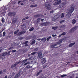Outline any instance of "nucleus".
I'll return each instance as SVG.
<instances>
[{
    "instance_id": "43",
    "label": "nucleus",
    "mask_w": 78,
    "mask_h": 78,
    "mask_svg": "<svg viewBox=\"0 0 78 78\" xmlns=\"http://www.w3.org/2000/svg\"><path fill=\"white\" fill-rule=\"evenodd\" d=\"M60 28H64L65 27V26L64 25H62L60 27Z\"/></svg>"
},
{
    "instance_id": "62",
    "label": "nucleus",
    "mask_w": 78,
    "mask_h": 78,
    "mask_svg": "<svg viewBox=\"0 0 78 78\" xmlns=\"http://www.w3.org/2000/svg\"><path fill=\"white\" fill-rule=\"evenodd\" d=\"M62 23L64 22H65V20H62Z\"/></svg>"
},
{
    "instance_id": "39",
    "label": "nucleus",
    "mask_w": 78,
    "mask_h": 78,
    "mask_svg": "<svg viewBox=\"0 0 78 78\" xmlns=\"http://www.w3.org/2000/svg\"><path fill=\"white\" fill-rule=\"evenodd\" d=\"M51 47L52 48H54L55 47V45H54V44H52L51 45Z\"/></svg>"
},
{
    "instance_id": "47",
    "label": "nucleus",
    "mask_w": 78,
    "mask_h": 78,
    "mask_svg": "<svg viewBox=\"0 0 78 78\" xmlns=\"http://www.w3.org/2000/svg\"><path fill=\"white\" fill-rule=\"evenodd\" d=\"M30 64V63L29 62H27L24 64V65L26 66V65H27V64Z\"/></svg>"
},
{
    "instance_id": "2",
    "label": "nucleus",
    "mask_w": 78,
    "mask_h": 78,
    "mask_svg": "<svg viewBox=\"0 0 78 78\" xmlns=\"http://www.w3.org/2000/svg\"><path fill=\"white\" fill-rule=\"evenodd\" d=\"M74 8H75V5L73 4H71L70 5V9H69V12L70 13H72L73 11H74Z\"/></svg>"
},
{
    "instance_id": "22",
    "label": "nucleus",
    "mask_w": 78,
    "mask_h": 78,
    "mask_svg": "<svg viewBox=\"0 0 78 78\" xmlns=\"http://www.w3.org/2000/svg\"><path fill=\"white\" fill-rule=\"evenodd\" d=\"M41 41H44V42H45L46 41V38L45 37H44L41 39Z\"/></svg>"
},
{
    "instance_id": "45",
    "label": "nucleus",
    "mask_w": 78,
    "mask_h": 78,
    "mask_svg": "<svg viewBox=\"0 0 78 78\" xmlns=\"http://www.w3.org/2000/svg\"><path fill=\"white\" fill-rule=\"evenodd\" d=\"M5 34H6V33L5 32H3V36H5Z\"/></svg>"
},
{
    "instance_id": "25",
    "label": "nucleus",
    "mask_w": 78,
    "mask_h": 78,
    "mask_svg": "<svg viewBox=\"0 0 78 78\" xmlns=\"http://www.w3.org/2000/svg\"><path fill=\"white\" fill-rule=\"evenodd\" d=\"M1 20L2 21V23H4V22H5V20H4V18L3 17L2 18Z\"/></svg>"
},
{
    "instance_id": "34",
    "label": "nucleus",
    "mask_w": 78,
    "mask_h": 78,
    "mask_svg": "<svg viewBox=\"0 0 78 78\" xmlns=\"http://www.w3.org/2000/svg\"><path fill=\"white\" fill-rule=\"evenodd\" d=\"M28 61L27 59H25L23 61V62H24V63H25V62H26V61Z\"/></svg>"
},
{
    "instance_id": "57",
    "label": "nucleus",
    "mask_w": 78,
    "mask_h": 78,
    "mask_svg": "<svg viewBox=\"0 0 78 78\" xmlns=\"http://www.w3.org/2000/svg\"><path fill=\"white\" fill-rule=\"evenodd\" d=\"M28 18H29V17H28V16H27L25 17V18L26 19H28Z\"/></svg>"
},
{
    "instance_id": "55",
    "label": "nucleus",
    "mask_w": 78,
    "mask_h": 78,
    "mask_svg": "<svg viewBox=\"0 0 78 78\" xmlns=\"http://www.w3.org/2000/svg\"><path fill=\"white\" fill-rule=\"evenodd\" d=\"M20 2H21V1H19L18 2V4L19 5V4H20Z\"/></svg>"
},
{
    "instance_id": "59",
    "label": "nucleus",
    "mask_w": 78,
    "mask_h": 78,
    "mask_svg": "<svg viewBox=\"0 0 78 78\" xmlns=\"http://www.w3.org/2000/svg\"><path fill=\"white\" fill-rule=\"evenodd\" d=\"M16 32H17V33H18V32H19V29H18L17 30H16Z\"/></svg>"
},
{
    "instance_id": "53",
    "label": "nucleus",
    "mask_w": 78,
    "mask_h": 78,
    "mask_svg": "<svg viewBox=\"0 0 78 78\" xmlns=\"http://www.w3.org/2000/svg\"><path fill=\"white\" fill-rule=\"evenodd\" d=\"M35 51H37L38 50V49L37 48H36L35 49Z\"/></svg>"
},
{
    "instance_id": "35",
    "label": "nucleus",
    "mask_w": 78,
    "mask_h": 78,
    "mask_svg": "<svg viewBox=\"0 0 78 78\" xmlns=\"http://www.w3.org/2000/svg\"><path fill=\"white\" fill-rule=\"evenodd\" d=\"M43 24L45 26H47L48 23H43Z\"/></svg>"
},
{
    "instance_id": "23",
    "label": "nucleus",
    "mask_w": 78,
    "mask_h": 78,
    "mask_svg": "<svg viewBox=\"0 0 78 78\" xmlns=\"http://www.w3.org/2000/svg\"><path fill=\"white\" fill-rule=\"evenodd\" d=\"M33 30H34V28L33 27H32L29 29V31H33Z\"/></svg>"
},
{
    "instance_id": "64",
    "label": "nucleus",
    "mask_w": 78,
    "mask_h": 78,
    "mask_svg": "<svg viewBox=\"0 0 78 78\" xmlns=\"http://www.w3.org/2000/svg\"><path fill=\"white\" fill-rule=\"evenodd\" d=\"M7 76H6L5 77H4L3 78H7Z\"/></svg>"
},
{
    "instance_id": "11",
    "label": "nucleus",
    "mask_w": 78,
    "mask_h": 78,
    "mask_svg": "<svg viewBox=\"0 0 78 78\" xmlns=\"http://www.w3.org/2000/svg\"><path fill=\"white\" fill-rule=\"evenodd\" d=\"M26 33V31L25 30H22L20 32L18 33L17 35H21V34H24V33Z\"/></svg>"
},
{
    "instance_id": "18",
    "label": "nucleus",
    "mask_w": 78,
    "mask_h": 78,
    "mask_svg": "<svg viewBox=\"0 0 78 78\" xmlns=\"http://www.w3.org/2000/svg\"><path fill=\"white\" fill-rule=\"evenodd\" d=\"M37 7V5L35 4L34 5H31L30 6V8H34V7Z\"/></svg>"
},
{
    "instance_id": "13",
    "label": "nucleus",
    "mask_w": 78,
    "mask_h": 78,
    "mask_svg": "<svg viewBox=\"0 0 78 78\" xmlns=\"http://www.w3.org/2000/svg\"><path fill=\"white\" fill-rule=\"evenodd\" d=\"M42 60V61L41 62L42 64H44L47 61V60H46V58H43Z\"/></svg>"
},
{
    "instance_id": "20",
    "label": "nucleus",
    "mask_w": 78,
    "mask_h": 78,
    "mask_svg": "<svg viewBox=\"0 0 78 78\" xmlns=\"http://www.w3.org/2000/svg\"><path fill=\"white\" fill-rule=\"evenodd\" d=\"M56 2L57 3V5H59L60 4H61V1L59 0Z\"/></svg>"
},
{
    "instance_id": "16",
    "label": "nucleus",
    "mask_w": 78,
    "mask_h": 78,
    "mask_svg": "<svg viewBox=\"0 0 78 78\" xmlns=\"http://www.w3.org/2000/svg\"><path fill=\"white\" fill-rule=\"evenodd\" d=\"M75 42L70 43L69 45V47H72L73 45H75Z\"/></svg>"
},
{
    "instance_id": "40",
    "label": "nucleus",
    "mask_w": 78,
    "mask_h": 78,
    "mask_svg": "<svg viewBox=\"0 0 78 78\" xmlns=\"http://www.w3.org/2000/svg\"><path fill=\"white\" fill-rule=\"evenodd\" d=\"M39 74H40V73L39 72L37 73L36 74V76H37L38 75H39Z\"/></svg>"
},
{
    "instance_id": "9",
    "label": "nucleus",
    "mask_w": 78,
    "mask_h": 78,
    "mask_svg": "<svg viewBox=\"0 0 78 78\" xmlns=\"http://www.w3.org/2000/svg\"><path fill=\"white\" fill-rule=\"evenodd\" d=\"M22 70H20L19 71V73L16 76V77H19L21 76V74H22Z\"/></svg>"
},
{
    "instance_id": "28",
    "label": "nucleus",
    "mask_w": 78,
    "mask_h": 78,
    "mask_svg": "<svg viewBox=\"0 0 78 78\" xmlns=\"http://www.w3.org/2000/svg\"><path fill=\"white\" fill-rule=\"evenodd\" d=\"M2 11H3V12H2L1 13V14H4V13H5V10L4 9H2Z\"/></svg>"
},
{
    "instance_id": "29",
    "label": "nucleus",
    "mask_w": 78,
    "mask_h": 78,
    "mask_svg": "<svg viewBox=\"0 0 78 78\" xmlns=\"http://www.w3.org/2000/svg\"><path fill=\"white\" fill-rule=\"evenodd\" d=\"M61 40H62V42H65L66 41V39L65 38H62L61 39Z\"/></svg>"
},
{
    "instance_id": "6",
    "label": "nucleus",
    "mask_w": 78,
    "mask_h": 78,
    "mask_svg": "<svg viewBox=\"0 0 78 78\" xmlns=\"http://www.w3.org/2000/svg\"><path fill=\"white\" fill-rule=\"evenodd\" d=\"M77 28V27H76V26H75V27H73L69 31V33H73V32H74V31L76 30Z\"/></svg>"
},
{
    "instance_id": "27",
    "label": "nucleus",
    "mask_w": 78,
    "mask_h": 78,
    "mask_svg": "<svg viewBox=\"0 0 78 78\" xmlns=\"http://www.w3.org/2000/svg\"><path fill=\"white\" fill-rule=\"evenodd\" d=\"M34 57H31L29 58V60H33V59H34Z\"/></svg>"
},
{
    "instance_id": "51",
    "label": "nucleus",
    "mask_w": 78,
    "mask_h": 78,
    "mask_svg": "<svg viewBox=\"0 0 78 78\" xmlns=\"http://www.w3.org/2000/svg\"><path fill=\"white\" fill-rule=\"evenodd\" d=\"M11 52V51H9L8 53H7V54H9V53H10V52Z\"/></svg>"
},
{
    "instance_id": "33",
    "label": "nucleus",
    "mask_w": 78,
    "mask_h": 78,
    "mask_svg": "<svg viewBox=\"0 0 78 78\" xmlns=\"http://www.w3.org/2000/svg\"><path fill=\"white\" fill-rule=\"evenodd\" d=\"M57 5L58 4H57V2H55L53 4V5H54V6H56V5Z\"/></svg>"
},
{
    "instance_id": "12",
    "label": "nucleus",
    "mask_w": 78,
    "mask_h": 78,
    "mask_svg": "<svg viewBox=\"0 0 78 78\" xmlns=\"http://www.w3.org/2000/svg\"><path fill=\"white\" fill-rule=\"evenodd\" d=\"M58 19L57 16H54L52 18V21H55L56 20H57Z\"/></svg>"
},
{
    "instance_id": "7",
    "label": "nucleus",
    "mask_w": 78,
    "mask_h": 78,
    "mask_svg": "<svg viewBox=\"0 0 78 78\" xmlns=\"http://www.w3.org/2000/svg\"><path fill=\"white\" fill-rule=\"evenodd\" d=\"M17 20V18H13L12 22V23L14 24L16 22Z\"/></svg>"
},
{
    "instance_id": "52",
    "label": "nucleus",
    "mask_w": 78,
    "mask_h": 78,
    "mask_svg": "<svg viewBox=\"0 0 78 78\" xmlns=\"http://www.w3.org/2000/svg\"><path fill=\"white\" fill-rule=\"evenodd\" d=\"M42 72V70H40V71H39V72H38L40 73H41V72Z\"/></svg>"
},
{
    "instance_id": "46",
    "label": "nucleus",
    "mask_w": 78,
    "mask_h": 78,
    "mask_svg": "<svg viewBox=\"0 0 78 78\" xmlns=\"http://www.w3.org/2000/svg\"><path fill=\"white\" fill-rule=\"evenodd\" d=\"M56 34H55V35H54V34H52V37H55L56 36Z\"/></svg>"
},
{
    "instance_id": "42",
    "label": "nucleus",
    "mask_w": 78,
    "mask_h": 78,
    "mask_svg": "<svg viewBox=\"0 0 78 78\" xmlns=\"http://www.w3.org/2000/svg\"><path fill=\"white\" fill-rule=\"evenodd\" d=\"M3 50V48L2 47H1L0 48V53L2 51V50Z\"/></svg>"
},
{
    "instance_id": "26",
    "label": "nucleus",
    "mask_w": 78,
    "mask_h": 78,
    "mask_svg": "<svg viewBox=\"0 0 78 78\" xmlns=\"http://www.w3.org/2000/svg\"><path fill=\"white\" fill-rule=\"evenodd\" d=\"M35 43H36V41L34 40L31 43V45H33L34 44H35Z\"/></svg>"
},
{
    "instance_id": "4",
    "label": "nucleus",
    "mask_w": 78,
    "mask_h": 78,
    "mask_svg": "<svg viewBox=\"0 0 78 78\" xmlns=\"http://www.w3.org/2000/svg\"><path fill=\"white\" fill-rule=\"evenodd\" d=\"M16 15V13L15 12H9L8 14V16L9 17H13Z\"/></svg>"
},
{
    "instance_id": "44",
    "label": "nucleus",
    "mask_w": 78,
    "mask_h": 78,
    "mask_svg": "<svg viewBox=\"0 0 78 78\" xmlns=\"http://www.w3.org/2000/svg\"><path fill=\"white\" fill-rule=\"evenodd\" d=\"M13 47H10L9 48V50H11V49H13Z\"/></svg>"
},
{
    "instance_id": "54",
    "label": "nucleus",
    "mask_w": 78,
    "mask_h": 78,
    "mask_svg": "<svg viewBox=\"0 0 78 78\" xmlns=\"http://www.w3.org/2000/svg\"><path fill=\"white\" fill-rule=\"evenodd\" d=\"M53 12H54V11H53V10H52L50 12V13H53Z\"/></svg>"
},
{
    "instance_id": "38",
    "label": "nucleus",
    "mask_w": 78,
    "mask_h": 78,
    "mask_svg": "<svg viewBox=\"0 0 78 78\" xmlns=\"http://www.w3.org/2000/svg\"><path fill=\"white\" fill-rule=\"evenodd\" d=\"M12 53H14L15 52H16V50H12Z\"/></svg>"
},
{
    "instance_id": "50",
    "label": "nucleus",
    "mask_w": 78,
    "mask_h": 78,
    "mask_svg": "<svg viewBox=\"0 0 78 78\" xmlns=\"http://www.w3.org/2000/svg\"><path fill=\"white\" fill-rule=\"evenodd\" d=\"M29 45L28 44H26V45H25V47H28V46H29Z\"/></svg>"
},
{
    "instance_id": "61",
    "label": "nucleus",
    "mask_w": 78,
    "mask_h": 78,
    "mask_svg": "<svg viewBox=\"0 0 78 78\" xmlns=\"http://www.w3.org/2000/svg\"><path fill=\"white\" fill-rule=\"evenodd\" d=\"M44 19H42L41 20V21H42V22H43V21H44Z\"/></svg>"
},
{
    "instance_id": "31",
    "label": "nucleus",
    "mask_w": 78,
    "mask_h": 78,
    "mask_svg": "<svg viewBox=\"0 0 78 78\" xmlns=\"http://www.w3.org/2000/svg\"><path fill=\"white\" fill-rule=\"evenodd\" d=\"M37 53V52H32L31 53V55H36V53Z\"/></svg>"
},
{
    "instance_id": "8",
    "label": "nucleus",
    "mask_w": 78,
    "mask_h": 78,
    "mask_svg": "<svg viewBox=\"0 0 78 78\" xmlns=\"http://www.w3.org/2000/svg\"><path fill=\"white\" fill-rule=\"evenodd\" d=\"M21 28L22 30H25V28H26V24L24 23L23 24H22L21 26Z\"/></svg>"
},
{
    "instance_id": "3",
    "label": "nucleus",
    "mask_w": 78,
    "mask_h": 78,
    "mask_svg": "<svg viewBox=\"0 0 78 78\" xmlns=\"http://www.w3.org/2000/svg\"><path fill=\"white\" fill-rule=\"evenodd\" d=\"M7 55V52H5L1 54L0 58L1 59H4L5 58V56Z\"/></svg>"
},
{
    "instance_id": "58",
    "label": "nucleus",
    "mask_w": 78,
    "mask_h": 78,
    "mask_svg": "<svg viewBox=\"0 0 78 78\" xmlns=\"http://www.w3.org/2000/svg\"><path fill=\"white\" fill-rule=\"evenodd\" d=\"M2 34H0V37H2Z\"/></svg>"
},
{
    "instance_id": "48",
    "label": "nucleus",
    "mask_w": 78,
    "mask_h": 78,
    "mask_svg": "<svg viewBox=\"0 0 78 78\" xmlns=\"http://www.w3.org/2000/svg\"><path fill=\"white\" fill-rule=\"evenodd\" d=\"M14 75H15V73H13L12 74V76H13Z\"/></svg>"
},
{
    "instance_id": "15",
    "label": "nucleus",
    "mask_w": 78,
    "mask_h": 78,
    "mask_svg": "<svg viewBox=\"0 0 78 78\" xmlns=\"http://www.w3.org/2000/svg\"><path fill=\"white\" fill-rule=\"evenodd\" d=\"M72 22L73 25H74L76 22V20H75V19H74L72 20Z\"/></svg>"
},
{
    "instance_id": "19",
    "label": "nucleus",
    "mask_w": 78,
    "mask_h": 78,
    "mask_svg": "<svg viewBox=\"0 0 78 78\" xmlns=\"http://www.w3.org/2000/svg\"><path fill=\"white\" fill-rule=\"evenodd\" d=\"M40 16H41V15L37 14L34 15V17H40Z\"/></svg>"
},
{
    "instance_id": "21",
    "label": "nucleus",
    "mask_w": 78,
    "mask_h": 78,
    "mask_svg": "<svg viewBox=\"0 0 78 78\" xmlns=\"http://www.w3.org/2000/svg\"><path fill=\"white\" fill-rule=\"evenodd\" d=\"M61 43H62V40L61 39L59 41L57 42V44H61Z\"/></svg>"
},
{
    "instance_id": "49",
    "label": "nucleus",
    "mask_w": 78,
    "mask_h": 78,
    "mask_svg": "<svg viewBox=\"0 0 78 78\" xmlns=\"http://www.w3.org/2000/svg\"><path fill=\"white\" fill-rule=\"evenodd\" d=\"M17 33V32L16 31H15V32L14 33V34H16Z\"/></svg>"
},
{
    "instance_id": "32",
    "label": "nucleus",
    "mask_w": 78,
    "mask_h": 78,
    "mask_svg": "<svg viewBox=\"0 0 78 78\" xmlns=\"http://www.w3.org/2000/svg\"><path fill=\"white\" fill-rule=\"evenodd\" d=\"M67 75L66 74H63L61 76V77H65V76H66Z\"/></svg>"
},
{
    "instance_id": "56",
    "label": "nucleus",
    "mask_w": 78,
    "mask_h": 78,
    "mask_svg": "<svg viewBox=\"0 0 78 78\" xmlns=\"http://www.w3.org/2000/svg\"><path fill=\"white\" fill-rule=\"evenodd\" d=\"M46 40L47 41H49V39L48 38L46 39Z\"/></svg>"
},
{
    "instance_id": "24",
    "label": "nucleus",
    "mask_w": 78,
    "mask_h": 78,
    "mask_svg": "<svg viewBox=\"0 0 78 78\" xmlns=\"http://www.w3.org/2000/svg\"><path fill=\"white\" fill-rule=\"evenodd\" d=\"M28 41H25V42H23V45H25V44H28Z\"/></svg>"
},
{
    "instance_id": "1",
    "label": "nucleus",
    "mask_w": 78,
    "mask_h": 78,
    "mask_svg": "<svg viewBox=\"0 0 78 78\" xmlns=\"http://www.w3.org/2000/svg\"><path fill=\"white\" fill-rule=\"evenodd\" d=\"M45 6L48 10H50L51 9V6L49 3L46 2L45 3Z\"/></svg>"
},
{
    "instance_id": "30",
    "label": "nucleus",
    "mask_w": 78,
    "mask_h": 78,
    "mask_svg": "<svg viewBox=\"0 0 78 78\" xmlns=\"http://www.w3.org/2000/svg\"><path fill=\"white\" fill-rule=\"evenodd\" d=\"M41 20V18H39L37 19V22H40V20Z\"/></svg>"
},
{
    "instance_id": "36",
    "label": "nucleus",
    "mask_w": 78,
    "mask_h": 78,
    "mask_svg": "<svg viewBox=\"0 0 78 78\" xmlns=\"http://www.w3.org/2000/svg\"><path fill=\"white\" fill-rule=\"evenodd\" d=\"M61 17L62 18H63V17H64V13H62V16Z\"/></svg>"
},
{
    "instance_id": "5",
    "label": "nucleus",
    "mask_w": 78,
    "mask_h": 78,
    "mask_svg": "<svg viewBox=\"0 0 78 78\" xmlns=\"http://www.w3.org/2000/svg\"><path fill=\"white\" fill-rule=\"evenodd\" d=\"M37 54L39 58H40V59H41L43 57L42 52L41 51H38L37 52Z\"/></svg>"
},
{
    "instance_id": "14",
    "label": "nucleus",
    "mask_w": 78,
    "mask_h": 78,
    "mask_svg": "<svg viewBox=\"0 0 78 78\" xmlns=\"http://www.w3.org/2000/svg\"><path fill=\"white\" fill-rule=\"evenodd\" d=\"M70 13H69V12H68V13H67L66 16V17L67 18V19H69L70 17Z\"/></svg>"
},
{
    "instance_id": "10",
    "label": "nucleus",
    "mask_w": 78,
    "mask_h": 78,
    "mask_svg": "<svg viewBox=\"0 0 78 78\" xmlns=\"http://www.w3.org/2000/svg\"><path fill=\"white\" fill-rule=\"evenodd\" d=\"M20 62L19 61L17 62H16L15 63V64L12 66H11V68H13V67H15L17 64H20Z\"/></svg>"
},
{
    "instance_id": "37",
    "label": "nucleus",
    "mask_w": 78,
    "mask_h": 78,
    "mask_svg": "<svg viewBox=\"0 0 78 78\" xmlns=\"http://www.w3.org/2000/svg\"><path fill=\"white\" fill-rule=\"evenodd\" d=\"M66 33L65 32H63V33H62V34H61V35L62 36H65V35H66Z\"/></svg>"
},
{
    "instance_id": "63",
    "label": "nucleus",
    "mask_w": 78,
    "mask_h": 78,
    "mask_svg": "<svg viewBox=\"0 0 78 78\" xmlns=\"http://www.w3.org/2000/svg\"><path fill=\"white\" fill-rule=\"evenodd\" d=\"M51 36L50 37H49L48 38V39H50L51 38Z\"/></svg>"
},
{
    "instance_id": "17",
    "label": "nucleus",
    "mask_w": 78,
    "mask_h": 78,
    "mask_svg": "<svg viewBox=\"0 0 78 78\" xmlns=\"http://www.w3.org/2000/svg\"><path fill=\"white\" fill-rule=\"evenodd\" d=\"M58 28V26L56 27H53L52 28V30H56L57 28Z\"/></svg>"
},
{
    "instance_id": "41",
    "label": "nucleus",
    "mask_w": 78,
    "mask_h": 78,
    "mask_svg": "<svg viewBox=\"0 0 78 78\" xmlns=\"http://www.w3.org/2000/svg\"><path fill=\"white\" fill-rule=\"evenodd\" d=\"M26 68L29 69V68H30V66L28 65L26 66Z\"/></svg>"
},
{
    "instance_id": "60",
    "label": "nucleus",
    "mask_w": 78,
    "mask_h": 78,
    "mask_svg": "<svg viewBox=\"0 0 78 78\" xmlns=\"http://www.w3.org/2000/svg\"><path fill=\"white\" fill-rule=\"evenodd\" d=\"M2 71H0V74H2Z\"/></svg>"
}]
</instances>
